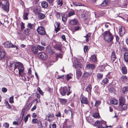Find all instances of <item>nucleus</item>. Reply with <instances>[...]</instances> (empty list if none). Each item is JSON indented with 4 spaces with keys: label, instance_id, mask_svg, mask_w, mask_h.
<instances>
[{
    "label": "nucleus",
    "instance_id": "f257e3e1",
    "mask_svg": "<svg viewBox=\"0 0 128 128\" xmlns=\"http://www.w3.org/2000/svg\"><path fill=\"white\" fill-rule=\"evenodd\" d=\"M10 67H11L14 66V73L16 74L18 73L19 76L22 77V75L21 73L23 72L24 70L23 65L21 62H17L14 63V62H10Z\"/></svg>",
    "mask_w": 128,
    "mask_h": 128
},
{
    "label": "nucleus",
    "instance_id": "f03ea898",
    "mask_svg": "<svg viewBox=\"0 0 128 128\" xmlns=\"http://www.w3.org/2000/svg\"><path fill=\"white\" fill-rule=\"evenodd\" d=\"M103 39L108 42H112L114 38L112 34L109 31L104 32L102 34Z\"/></svg>",
    "mask_w": 128,
    "mask_h": 128
},
{
    "label": "nucleus",
    "instance_id": "7ed1b4c3",
    "mask_svg": "<svg viewBox=\"0 0 128 128\" xmlns=\"http://www.w3.org/2000/svg\"><path fill=\"white\" fill-rule=\"evenodd\" d=\"M70 90L69 86L68 89L67 87H64L62 88H61L60 89V91L61 94L62 96H64L67 92L66 94L68 96L70 93Z\"/></svg>",
    "mask_w": 128,
    "mask_h": 128
},
{
    "label": "nucleus",
    "instance_id": "20e7f679",
    "mask_svg": "<svg viewBox=\"0 0 128 128\" xmlns=\"http://www.w3.org/2000/svg\"><path fill=\"white\" fill-rule=\"evenodd\" d=\"M78 12L80 13L81 18L83 20H88L89 19L88 18L87 12L86 10H78Z\"/></svg>",
    "mask_w": 128,
    "mask_h": 128
},
{
    "label": "nucleus",
    "instance_id": "39448f33",
    "mask_svg": "<svg viewBox=\"0 0 128 128\" xmlns=\"http://www.w3.org/2000/svg\"><path fill=\"white\" fill-rule=\"evenodd\" d=\"M2 1L5 2V4H2V7L5 11L8 12L9 10V4L8 1V0H3Z\"/></svg>",
    "mask_w": 128,
    "mask_h": 128
},
{
    "label": "nucleus",
    "instance_id": "423d86ee",
    "mask_svg": "<svg viewBox=\"0 0 128 128\" xmlns=\"http://www.w3.org/2000/svg\"><path fill=\"white\" fill-rule=\"evenodd\" d=\"M38 55L40 58H41L43 60H46L47 59L48 56L44 52H40L38 54Z\"/></svg>",
    "mask_w": 128,
    "mask_h": 128
},
{
    "label": "nucleus",
    "instance_id": "0eeeda50",
    "mask_svg": "<svg viewBox=\"0 0 128 128\" xmlns=\"http://www.w3.org/2000/svg\"><path fill=\"white\" fill-rule=\"evenodd\" d=\"M37 30L38 34L40 35H44L46 34V32L44 28L42 26L38 27Z\"/></svg>",
    "mask_w": 128,
    "mask_h": 128
},
{
    "label": "nucleus",
    "instance_id": "6e6552de",
    "mask_svg": "<svg viewBox=\"0 0 128 128\" xmlns=\"http://www.w3.org/2000/svg\"><path fill=\"white\" fill-rule=\"evenodd\" d=\"M73 66L76 68L80 69L81 68L80 63L77 60H75L74 62Z\"/></svg>",
    "mask_w": 128,
    "mask_h": 128
},
{
    "label": "nucleus",
    "instance_id": "1a4fd4ad",
    "mask_svg": "<svg viewBox=\"0 0 128 128\" xmlns=\"http://www.w3.org/2000/svg\"><path fill=\"white\" fill-rule=\"evenodd\" d=\"M72 122L70 121L68 119H66L64 121L63 125L70 127L72 125Z\"/></svg>",
    "mask_w": 128,
    "mask_h": 128
},
{
    "label": "nucleus",
    "instance_id": "9d476101",
    "mask_svg": "<svg viewBox=\"0 0 128 128\" xmlns=\"http://www.w3.org/2000/svg\"><path fill=\"white\" fill-rule=\"evenodd\" d=\"M125 32V28L123 26L119 27V33L120 36H122L124 34Z\"/></svg>",
    "mask_w": 128,
    "mask_h": 128
},
{
    "label": "nucleus",
    "instance_id": "9b49d317",
    "mask_svg": "<svg viewBox=\"0 0 128 128\" xmlns=\"http://www.w3.org/2000/svg\"><path fill=\"white\" fill-rule=\"evenodd\" d=\"M69 23L71 25H77L78 24V20L75 18L70 20H69Z\"/></svg>",
    "mask_w": 128,
    "mask_h": 128
},
{
    "label": "nucleus",
    "instance_id": "f8f14e48",
    "mask_svg": "<svg viewBox=\"0 0 128 128\" xmlns=\"http://www.w3.org/2000/svg\"><path fill=\"white\" fill-rule=\"evenodd\" d=\"M31 49L33 53L34 54H36L38 52V50L37 48L34 46H32L31 48Z\"/></svg>",
    "mask_w": 128,
    "mask_h": 128
},
{
    "label": "nucleus",
    "instance_id": "ddd939ff",
    "mask_svg": "<svg viewBox=\"0 0 128 128\" xmlns=\"http://www.w3.org/2000/svg\"><path fill=\"white\" fill-rule=\"evenodd\" d=\"M4 45L6 48H14L15 47L14 45L9 42H5L4 43Z\"/></svg>",
    "mask_w": 128,
    "mask_h": 128
},
{
    "label": "nucleus",
    "instance_id": "4468645a",
    "mask_svg": "<svg viewBox=\"0 0 128 128\" xmlns=\"http://www.w3.org/2000/svg\"><path fill=\"white\" fill-rule=\"evenodd\" d=\"M95 68V65L92 64H88L86 66V68L88 70H92L94 69Z\"/></svg>",
    "mask_w": 128,
    "mask_h": 128
},
{
    "label": "nucleus",
    "instance_id": "2eb2a0df",
    "mask_svg": "<svg viewBox=\"0 0 128 128\" xmlns=\"http://www.w3.org/2000/svg\"><path fill=\"white\" fill-rule=\"evenodd\" d=\"M6 53L4 50L2 49H0V60L2 58H4L5 56Z\"/></svg>",
    "mask_w": 128,
    "mask_h": 128
},
{
    "label": "nucleus",
    "instance_id": "dca6fc26",
    "mask_svg": "<svg viewBox=\"0 0 128 128\" xmlns=\"http://www.w3.org/2000/svg\"><path fill=\"white\" fill-rule=\"evenodd\" d=\"M80 69H77L76 70V77L78 79H79L82 74Z\"/></svg>",
    "mask_w": 128,
    "mask_h": 128
},
{
    "label": "nucleus",
    "instance_id": "f3484780",
    "mask_svg": "<svg viewBox=\"0 0 128 128\" xmlns=\"http://www.w3.org/2000/svg\"><path fill=\"white\" fill-rule=\"evenodd\" d=\"M81 102L82 103L85 104H88V102L86 97L84 96H82Z\"/></svg>",
    "mask_w": 128,
    "mask_h": 128
},
{
    "label": "nucleus",
    "instance_id": "a211bd4d",
    "mask_svg": "<svg viewBox=\"0 0 128 128\" xmlns=\"http://www.w3.org/2000/svg\"><path fill=\"white\" fill-rule=\"evenodd\" d=\"M125 100L124 97H120L119 98V105L125 104Z\"/></svg>",
    "mask_w": 128,
    "mask_h": 128
},
{
    "label": "nucleus",
    "instance_id": "6ab92c4d",
    "mask_svg": "<svg viewBox=\"0 0 128 128\" xmlns=\"http://www.w3.org/2000/svg\"><path fill=\"white\" fill-rule=\"evenodd\" d=\"M116 54L114 52H113L111 55V60L112 62H114L116 59Z\"/></svg>",
    "mask_w": 128,
    "mask_h": 128
},
{
    "label": "nucleus",
    "instance_id": "aec40b11",
    "mask_svg": "<svg viewBox=\"0 0 128 128\" xmlns=\"http://www.w3.org/2000/svg\"><path fill=\"white\" fill-rule=\"evenodd\" d=\"M75 12L74 10L72 9H71L70 10L68 14L67 15V16L70 17L74 15Z\"/></svg>",
    "mask_w": 128,
    "mask_h": 128
},
{
    "label": "nucleus",
    "instance_id": "412c9836",
    "mask_svg": "<svg viewBox=\"0 0 128 128\" xmlns=\"http://www.w3.org/2000/svg\"><path fill=\"white\" fill-rule=\"evenodd\" d=\"M48 42L46 39H44L42 40L41 42V44L42 45L44 46H46L48 44Z\"/></svg>",
    "mask_w": 128,
    "mask_h": 128
},
{
    "label": "nucleus",
    "instance_id": "4be33fe9",
    "mask_svg": "<svg viewBox=\"0 0 128 128\" xmlns=\"http://www.w3.org/2000/svg\"><path fill=\"white\" fill-rule=\"evenodd\" d=\"M53 47L56 50L61 51V45L60 44H56L53 46Z\"/></svg>",
    "mask_w": 128,
    "mask_h": 128
},
{
    "label": "nucleus",
    "instance_id": "5701e85b",
    "mask_svg": "<svg viewBox=\"0 0 128 128\" xmlns=\"http://www.w3.org/2000/svg\"><path fill=\"white\" fill-rule=\"evenodd\" d=\"M41 5L42 7L43 8H46L48 7V4L46 1H43L41 3Z\"/></svg>",
    "mask_w": 128,
    "mask_h": 128
},
{
    "label": "nucleus",
    "instance_id": "b1692460",
    "mask_svg": "<svg viewBox=\"0 0 128 128\" xmlns=\"http://www.w3.org/2000/svg\"><path fill=\"white\" fill-rule=\"evenodd\" d=\"M92 89V86L90 84L88 85L87 87L86 88V91L89 94H91Z\"/></svg>",
    "mask_w": 128,
    "mask_h": 128
},
{
    "label": "nucleus",
    "instance_id": "393cba45",
    "mask_svg": "<svg viewBox=\"0 0 128 128\" xmlns=\"http://www.w3.org/2000/svg\"><path fill=\"white\" fill-rule=\"evenodd\" d=\"M30 33V30L28 28H26L24 30V34H25L26 36H28L29 35Z\"/></svg>",
    "mask_w": 128,
    "mask_h": 128
},
{
    "label": "nucleus",
    "instance_id": "a878e982",
    "mask_svg": "<svg viewBox=\"0 0 128 128\" xmlns=\"http://www.w3.org/2000/svg\"><path fill=\"white\" fill-rule=\"evenodd\" d=\"M72 4L74 6H84L83 4L77 2H72Z\"/></svg>",
    "mask_w": 128,
    "mask_h": 128
},
{
    "label": "nucleus",
    "instance_id": "bb28decb",
    "mask_svg": "<svg viewBox=\"0 0 128 128\" xmlns=\"http://www.w3.org/2000/svg\"><path fill=\"white\" fill-rule=\"evenodd\" d=\"M119 106L121 108V109L122 110H125L127 109V105L126 104L119 105Z\"/></svg>",
    "mask_w": 128,
    "mask_h": 128
},
{
    "label": "nucleus",
    "instance_id": "cd10ccee",
    "mask_svg": "<svg viewBox=\"0 0 128 128\" xmlns=\"http://www.w3.org/2000/svg\"><path fill=\"white\" fill-rule=\"evenodd\" d=\"M124 58L125 61L128 62V52H126L124 54Z\"/></svg>",
    "mask_w": 128,
    "mask_h": 128
},
{
    "label": "nucleus",
    "instance_id": "c85d7f7f",
    "mask_svg": "<svg viewBox=\"0 0 128 128\" xmlns=\"http://www.w3.org/2000/svg\"><path fill=\"white\" fill-rule=\"evenodd\" d=\"M69 108L70 109L69 110H67L66 109H65L64 111L65 112L66 114H70V112L71 113V116L72 117V109H71L70 108Z\"/></svg>",
    "mask_w": 128,
    "mask_h": 128
},
{
    "label": "nucleus",
    "instance_id": "c756f323",
    "mask_svg": "<svg viewBox=\"0 0 128 128\" xmlns=\"http://www.w3.org/2000/svg\"><path fill=\"white\" fill-rule=\"evenodd\" d=\"M56 24L57 25V27H56V26H54L55 27V30L56 32H57L60 30L59 26H60V24L59 23H56Z\"/></svg>",
    "mask_w": 128,
    "mask_h": 128
},
{
    "label": "nucleus",
    "instance_id": "7c9ffc66",
    "mask_svg": "<svg viewBox=\"0 0 128 128\" xmlns=\"http://www.w3.org/2000/svg\"><path fill=\"white\" fill-rule=\"evenodd\" d=\"M38 17L41 19H43L45 17V15L41 13H40L38 14Z\"/></svg>",
    "mask_w": 128,
    "mask_h": 128
},
{
    "label": "nucleus",
    "instance_id": "2f4dec72",
    "mask_svg": "<svg viewBox=\"0 0 128 128\" xmlns=\"http://www.w3.org/2000/svg\"><path fill=\"white\" fill-rule=\"evenodd\" d=\"M28 14V13L24 12L23 15V18L24 20H27L28 18L27 17Z\"/></svg>",
    "mask_w": 128,
    "mask_h": 128
},
{
    "label": "nucleus",
    "instance_id": "473e14b6",
    "mask_svg": "<svg viewBox=\"0 0 128 128\" xmlns=\"http://www.w3.org/2000/svg\"><path fill=\"white\" fill-rule=\"evenodd\" d=\"M122 73L124 74H126L127 73V70L125 66H123L122 68Z\"/></svg>",
    "mask_w": 128,
    "mask_h": 128
},
{
    "label": "nucleus",
    "instance_id": "72a5a7b5",
    "mask_svg": "<svg viewBox=\"0 0 128 128\" xmlns=\"http://www.w3.org/2000/svg\"><path fill=\"white\" fill-rule=\"evenodd\" d=\"M108 0H104V2L101 4V5L102 6H105L108 4Z\"/></svg>",
    "mask_w": 128,
    "mask_h": 128
},
{
    "label": "nucleus",
    "instance_id": "f704fd0d",
    "mask_svg": "<svg viewBox=\"0 0 128 128\" xmlns=\"http://www.w3.org/2000/svg\"><path fill=\"white\" fill-rule=\"evenodd\" d=\"M92 116L95 118H98L100 117L99 114L96 112L94 113Z\"/></svg>",
    "mask_w": 128,
    "mask_h": 128
},
{
    "label": "nucleus",
    "instance_id": "c9c22d12",
    "mask_svg": "<svg viewBox=\"0 0 128 128\" xmlns=\"http://www.w3.org/2000/svg\"><path fill=\"white\" fill-rule=\"evenodd\" d=\"M34 26L35 25L34 24H32L30 23H28L27 26L28 27L31 29L34 28Z\"/></svg>",
    "mask_w": 128,
    "mask_h": 128
},
{
    "label": "nucleus",
    "instance_id": "e433bc0d",
    "mask_svg": "<svg viewBox=\"0 0 128 128\" xmlns=\"http://www.w3.org/2000/svg\"><path fill=\"white\" fill-rule=\"evenodd\" d=\"M34 11L36 15L38 14L40 11V9L39 8H37L35 9Z\"/></svg>",
    "mask_w": 128,
    "mask_h": 128
},
{
    "label": "nucleus",
    "instance_id": "4c0bfd02",
    "mask_svg": "<svg viewBox=\"0 0 128 128\" xmlns=\"http://www.w3.org/2000/svg\"><path fill=\"white\" fill-rule=\"evenodd\" d=\"M60 101L62 104H65L67 102V100L63 98L60 99Z\"/></svg>",
    "mask_w": 128,
    "mask_h": 128
},
{
    "label": "nucleus",
    "instance_id": "58836bf2",
    "mask_svg": "<svg viewBox=\"0 0 128 128\" xmlns=\"http://www.w3.org/2000/svg\"><path fill=\"white\" fill-rule=\"evenodd\" d=\"M47 51L51 55L53 54L54 52V50L50 48L48 49L47 50Z\"/></svg>",
    "mask_w": 128,
    "mask_h": 128
},
{
    "label": "nucleus",
    "instance_id": "ea45409f",
    "mask_svg": "<svg viewBox=\"0 0 128 128\" xmlns=\"http://www.w3.org/2000/svg\"><path fill=\"white\" fill-rule=\"evenodd\" d=\"M110 103L114 105H116L118 103V102L116 99H113L111 101H110Z\"/></svg>",
    "mask_w": 128,
    "mask_h": 128
},
{
    "label": "nucleus",
    "instance_id": "a19ab883",
    "mask_svg": "<svg viewBox=\"0 0 128 128\" xmlns=\"http://www.w3.org/2000/svg\"><path fill=\"white\" fill-rule=\"evenodd\" d=\"M36 47L38 50L40 51L43 50L44 48V47L41 46L39 45H37Z\"/></svg>",
    "mask_w": 128,
    "mask_h": 128
},
{
    "label": "nucleus",
    "instance_id": "79ce46f5",
    "mask_svg": "<svg viewBox=\"0 0 128 128\" xmlns=\"http://www.w3.org/2000/svg\"><path fill=\"white\" fill-rule=\"evenodd\" d=\"M94 124L95 126L99 127L102 125V124L101 123V122H99L98 120H97L95 122Z\"/></svg>",
    "mask_w": 128,
    "mask_h": 128
},
{
    "label": "nucleus",
    "instance_id": "37998d69",
    "mask_svg": "<svg viewBox=\"0 0 128 128\" xmlns=\"http://www.w3.org/2000/svg\"><path fill=\"white\" fill-rule=\"evenodd\" d=\"M91 58L93 62H95L97 60L96 56L95 55H92L91 56Z\"/></svg>",
    "mask_w": 128,
    "mask_h": 128
},
{
    "label": "nucleus",
    "instance_id": "c03bdc74",
    "mask_svg": "<svg viewBox=\"0 0 128 128\" xmlns=\"http://www.w3.org/2000/svg\"><path fill=\"white\" fill-rule=\"evenodd\" d=\"M128 91V86H124L123 88L122 89V92L124 93H125L126 92Z\"/></svg>",
    "mask_w": 128,
    "mask_h": 128
},
{
    "label": "nucleus",
    "instance_id": "a18cd8bd",
    "mask_svg": "<svg viewBox=\"0 0 128 128\" xmlns=\"http://www.w3.org/2000/svg\"><path fill=\"white\" fill-rule=\"evenodd\" d=\"M61 14L60 12L56 11V12H55V15L58 18H60Z\"/></svg>",
    "mask_w": 128,
    "mask_h": 128
},
{
    "label": "nucleus",
    "instance_id": "49530a36",
    "mask_svg": "<svg viewBox=\"0 0 128 128\" xmlns=\"http://www.w3.org/2000/svg\"><path fill=\"white\" fill-rule=\"evenodd\" d=\"M62 21L64 22L66 21L67 19V18L65 16L64 14H62Z\"/></svg>",
    "mask_w": 128,
    "mask_h": 128
},
{
    "label": "nucleus",
    "instance_id": "de8ad7c7",
    "mask_svg": "<svg viewBox=\"0 0 128 128\" xmlns=\"http://www.w3.org/2000/svg\"><path fill=\"white\" fill-rule=\"evenodd\" d=\"M108 80L107 78H105L102 80V82L104 84H106L108 83Z\"/></svg>",
    "mask_w": 128,
    "mask_h": 128
},
{
    "label": "nucleus",
    "instance_id": "09e8293b",
    "mask_svg": "<svg viewBox=\"0 0 128 128\" xmlns=\"http://www.w3.org/2000/svg\"><path fill=\"white\" fill-rule=\"evenodd\" d=\"M97 77L98 79H100L102 77L103 75L101 73H98L97 74Z\"/></svg>",
    "mask_w": 128,
    "mask_h": 128
},
{
    "label": "nucleus",
    "instance_id": "8fccbe9b",
    "mask_svg": "<svg viewBox=\"0 0 128 128\" xmlns=\"http://www.w3.org/2000/svg\"><path fill=\"white\" fill-rule=\"evenodd\" d=\"M38 126L39 128H41L42 127V124L41 121L38 120Z\"/></svg>",
    "mask_w": 128,
    "mask_h": 128
},
{
    "label": "nucleus",
    "instance_id": "3c124183",
    "mask_svg": "<svg viewBox=\"0 0 128 128\" xmlns=\"http://www.w3.org/2000/svg\"><path fill=\"white\" fill-rule=\"evenodd\" d=\"M89 75V73L86 72H85L83 74V77L84 78H87Z\"/></svg>",
    "mask_w": 128,
    "mask_h": 128
},
{
    "label": "nucleus",
    "instance_id": "603ef678",
    "mask_svg": "<svg viewBox=\"0 0 128 128\" xmlns=\"http://www.w3.org/2000/svg\"><path fill=\"white\" fill-rule=\"evenodd\" d=\"M84 37L86 38V42L88 41L90 39V36L88 34H86V36H84Z\"/></svg>",
    "mask_w": 128,
    "mask_h": 128
},
{
    "label": "nucleus",
    "instance_id": "864d4df0",
    "mask_svg": "<svg viewBox=\"0 0 128 128\" xmlns=\"http://www.w3.org/2000/svg\"><path fill=\"white\" fill-rule=\"evenodd\" d=\"M72 74H68L66 76V80H68L72 78Z\"/></svg>",
    "mask_w": 128,
    "mask_h": 128
},
{
    "label": "nucleus",
    "instance_id": "5fc2aeb1",
    "mask_svg": "<svg viewBox=\"0 0 128 128\" xmlns=\"http://www.w3.org/2000/svg\"><path fill=\"white\" fill-rule=\"evenodd\" d=\"M101 102L100 101H96V102L95 106L96 107H98L100 104Z\"/></svg>",
    "mask_w": 128,
    "mask_h": 128
},
{
    "label": "nucleus",
    "instance_id": "6e6d98bb",
    "mask_svg": "<svg viewBox=\"0 0 128 128\" xmlns=\"http://www.w3.org/2000/svg\"><path fill=\"white\" fill-rule=\"evenodd\" d=\"M48 2L50 4V5L51 6H53L54 5L53 2L54 0H47Z\"/></svg>",
    "mask_w": 128,
    "mask_h": 128
},
{
    "label": "nucleus",
    "instance_id": "4d7b16f0",
    "mask_svg": "<svg viewBox=\"0 0 128 128\" xmlns=\"http://www.w3.org/2000/svg\"><path fill=\"white\" fill-rule=\"evenodd\" d=\"M38 121L37 118L33 119L32 120V122L34 123H38Z\"/></svg>",
    "mask_w": 128,
    "mask_h": 128
},
{
    "label": "nucleus",
    "instance_id": "13d9d810",
    "mask_svg": "<svg viewBox=\"0 0 128 128\" xmlns=\"http://www.w3.org/2000/svg\"><path fill=\"white\" fill-rule=\"evenodd\" d=\"M4 126L6 128H8L9 127V124L7 122H5L4 124Z\"/></svg>",
    "mask_w": 128,
    "mask_h": 128
},
{
    "label": "nucleus",
    "instance_id": "bf43d9fd",
    "mask_svg": "<svg viewBox=\"0 0 128 128\" xmlns=\"http://www.w3.org/2000/svg\"><path fill=\"white\" fill-rule=\"evenodd\" d=\"M29 116V115H27L24 118V120L25 123L27 121Z\"/></svg>",
    "mask_w": 128,
    "mask_h": 128
},
{
    "label": "nucleus",
    "instance_id": "052dcab7",
    "mask_svg": "<svg viewBox=\"0 0 128 128\" xmlns=\"http://www.w3.org/2000/svg\"><path fill=\"white\" fill-rule=\"evenodd\" d=\"M88 46H85L84 48V52H86L88 50Z\"/></svg>",
    "mask_w": 128,
    "mask_h": 128
},
{
    "label": "nucleus",
    "instance_id": "680f3d73",
    "mask_svg": "<svg viewBox=\"0 0 128 128\" xmlns=\"http://www.w3.org/2000/svg\"><path fill=\"white\" fill-rule=\"evenodd\" d=\"M58 4L60 6H62V0H59L58 2Z\"/></svg>",
    "mask_w": 128,
    "mask_h": 128
},
{
    "label": "nucleus",
    "instance_id": "e2e57ef3",
    "mask_svg": "<svg viewBox=\"0 0 128 128\" xmlns=\"http://www.w3.org/2000/svg\"><path fill=\"white\" fill-rule=\"evenodd\" d=\"M38 90L39 92L41 94H43V92L41 90V89L40 88H38Z\"/></svg>",
    "mask_w": 128,
    "mask_h": 128
},
{
    "label": "nucleus",
    "instance_id": "0e129e2a",
    "mask_svg": "<svg viewBox=\"0 0 128 128\" xmlns=\"http://www.w3.org/2000/svg\"><path fill=\"white\" fill-rule=\"evenodd\" d=\"M54 116V115L52 113H50L48 114V117L49 118H52Z\"/></svg>",
    "mask_w": 128,
    "mask_h": 128
},
{
    "label": "nucleus",
    "instance_id": "69168bd1",
    "mask_svg": "<svg viewBox=\"0 0 128 128\" xmlns=\"http://www.w3.org/2000/svg\"><path fill=\"white\" fill-rule=\"evenodd\" d=\"M10 102L12 103L14 102L13 101V96H11L10 98Z\"/></svg>",
    "mask_w": 128,
    "mask_h": 128
},
{
    "label": "nucleus",
    "instance_id": "338daca9",
    "mask_svg": "<svg viewBox=\"0 0 128 128\" xmlns=\"http://www.w3.org/2000/svg\"><path fill=\"white\" fill-rule=\"evenodd\" d=\"M2 91L3 92H6L7 91V89L6 88L4 87L2 88Z\"/></svg>",
    "mask_w": 128,
    "mask_h": 128
},
{
    "label": "nucleus",
    "instance_id": "774afa93",
    "mask_svg": "<svg viewBox=\"0 0 128 128\" xmlns=\"http://www.w3.org/2000/svg\"><path fill=\"white\" fill-rule=\"evenodd\" d=\"M122 79H123L124 80H126L127 79V77L125 75H123L122 76Z\"/></svg>",
    "mask_w": 128,
    "mask_h": 128
}]
</instances>
